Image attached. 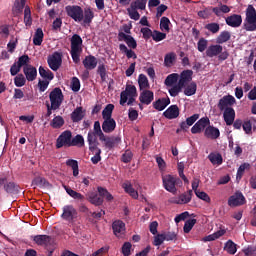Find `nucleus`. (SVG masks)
Instances as JSON below:
<instances>
[{"instance_id": "f257e3e1", "label": "nucleus", "mask_w": 256, "mask_h": 256, "mask_svg": "<svg viewBox=\"0 0 256 256\" xmlns=\"http://www.w3.org/2000/svg\"><path fill=\"white\" fill-rule=\"evenodd\" d=\"M92 133L98 135L99 141L104 143V147H106V149H113L121 143V137L119 136H106L103 133V130H101V123L99 121L94 122V130Z\"/></svg>"}, {"instance_id": "f03ea898", "label": "nucleus", "mask_w": 256, "mask_h": 256, "mask_svg": "<svg viewBox=\"0 0 256 256\" xmlns=\"http://www.w3.org/2000/svg\"><path fill=\"white\" fill-rule=\"evenodd\" d=\"M81 53H83V39L78 34H74L71 38V51L73 63L79 65L81 63Z\"/></svg>"}, {"instance_id": "7ed1b4c3", "label": "nucleus", "mask_w": 256, "mask_h": 256, "mask_svg": "<svg viewBox=\"0 0 256 256\" xmlns=\"http://www.w3.org/2000/svg\"><path fill=\"white\" fill-rule=\"evenodd\" d=\"M245 31H256V10L253 5H249L246 9V18L244 19Z\"/></svg>"}, {"instance_id": "20e7f679", "label": "nucleus", "mask_w": 256, "mask_h": 256, "mask_svg": "<svg viewBox=\"0 0 256 256\" xmlns=\"http://www.w3.org/2000/svg\"><path fill=\"white\" fill-rule=\"evenodd\" d=\"M162 183L166 191L175 195V193H177V185L181 183V179L171 174H167L162 177Z\"/></svg>"}, {"instance_id": "39448f33", "label": "nucleus", "mask_w": 256, "mask_h": 256, "mask_svg": "<svg viewBox=\"0 0 256 256\" xmlns=\"http://www.w3.org/2000/svg\"><path fill=\"white\" fill-rule=\"evenodd\" d=\"M65 146L66 147H85V138L78 134L73 138L70 130L65 131Z\"/></svg>"}, {"instance_id": "423d86ee", "label": "nucleus", "mask_w": 256, "mask_h": 256, "mask_svg": "<svg viewBox=\"0 0 256 256\" xmlns=\"http://www.w3.org/2000/svg\"><path fill=\"white\" fill-rule=\"evenodd\" d=\"M64 97L65 96L63 95V90H61V88H54L49 94L50 105L60 109L61 105H63Z\"/></svg>"}, {"instance_id": "0eeeda50", "label": "nucleus", "mask_w": 256, "mask_h": 256, "mask_svg": "<svg viewBox=\"0 0 256 256\" xmlns=\"http://www.w3.org/2000/svg\"><path fill=\"white\" fill-rule=\"evenodd\" d=\"M48 66L52 71H59L63 63V54L61 52H54L47 60Z\"/></svg>"}, {"instance_id": "6e6552de", "label": "nucleus", "mask_w": 256, "mask_h": 256, "mask_svg": "<svg viewBox=\"0 0 256 256\" xmlns=\"http://www.w3.org/2000/svg\"><path fill=\"white\" fill-rule=\"evenodd\" d=\"M247 203L245 195L241 191H236L232 196L228 198L229 207H241Z\"/></svg>"}, {"instance_id": "1a4fd4ad", "label": "nucleus", "mask_w": 256, "mask_h": 256, "mask_svg": "<svg viewBox=\"0 0 256 256\" xmlns=\"http://www.w3.org/2000/svg\"><path fill=\"white\" fill-rule=\"evenodd\" d=\"M129 97H137V87H135V85H126L125 90L120 94V105L124 106Z\"/></svg>"}, {"instance_id": "9d476101", "label": "nucleus", "mask_w": 256, "mask_h": 256, "mask_svg": "<svg viewBox=\"0 0 256 256\" xmlns=\"http://www.w3.org/2000/svg\"><path fill=\"white\" fill-rule=\"evenodd\" d=\"M237 103V100L232 95L223 96L218 102L219 111H225V109H233V105Z\"/></svg>"}, {"instance_id": "9b49d317", "label": "nucleus", "mask_w": 256, "mask_h": 256, "mask_svg": "<svg viewBox=\"0 0 256 256\" xmlns=\"http://www.w3.org/2000/svg\"><path fill=\"white\" fill-rule=\"evenodd\" d=\"M66 12L74 21L81 22L83 19V9L81 6H66Z\"/></svg>"}, {"instance_id": "f8f14e48", "label": "nucleus", "mask_w": 256, "mask_h": 256, "mask_svg": "<svg viewBox=\"0 0 256 256\" xmlns=\"http://www.w3.org/2000/svg\"><path fill=\"white\" fill-rule=\"evenodd\" d=\"M211 124V120L207 117L201 118L197 123L194 124V126L191 128V134L197 135V133H201L205 129H207V126Z\"/></svg>"}, {"instance_id": "ddd939ff", "label": "nucleus", "mask_w": 256, "mask_h": 256, "mask_svg": "<svg viewBox=\"0 0 256 256\" xmlns=\"http://www.w3.org/2000/svg\"><path fill=\"white\" fill-rule=\"evenodd\" d=\"M118 41H125L126 45L130 49H137V40L129 34H125L124 32L118 33Z\"/></svg>"}, {"instance_id": "4468645a", "label": "nucleus", "mask_w": 256, "mask_h": 256, "mask_svg": "<svg viewBox=\"0 0 256 256\" xmlns=\"http://www.w3.org/2000/svg\"><path fill=\"white\" fill-rule=\"evenodd\" d=\"M155 99V94L151 90H142L139 95V101L142 105H151Z\"/></svg>"}, {"instance_id": "2eb2a0df", "label": "nucleus", "mask_w": 256, "mask_h": 256, "mask_svg": "<svg viewBox=\"0 0 256 256\" xmlns=\"http://www.w3.org/2000/svg\"><path fill=\"white\" fill-rule=\"evenodd\" d=\"M97 137H99V135L93 133V131L88 132L87 141L89 145V151H91V153H95V150L99 149V140H97Z\"/></svg>"}, {"instance_id": "dca6fc26", "label": "nucleus", "mask_w": 256, "mask_h": 256, "mask_svg": "<svg viewBox=\"0 0 256 256\" xmlns=\"http://www.w3.org/2000/svg\"><path fill=\"white\" fill-rule=\"evenodd\" d=\"M191 199H193V190H188L178 196L177 199L174 200L176 205H187V203H191Z\"/></svg>"}, {"instance_id": "f3484780", "label": "nucleus", "mask_w": 256, "mask_h": 256, "mask_svg": "<svg viewBox=\"0 0 256 256\" xmlns=\"http://www.w3.org/2000/svg\"><path fill=\"white\" fill-rule=\"evenodd\" d=\"M23 73L25 75L26 81H35L37 79V68L33 65H26L23 67Z\"/></svg>"}, {"instance_id": "a211bd4d", "label": "nucleus", "mask_w": 256, "mask_h": 256, "mask_svg": "<svg viewBox=\"0 0 256 256\" xmlns=\"http://www.w3.org/2000/svg\"><path fill=\"white\" fill-rule=\"evenodd\" d=\"M97 63V57L93 55L85 56L82 61V65H84V68L87 69V71H93V69H96Z\"/></svg>"}, {"instance_id": "6ab92c4d", "label": "nucleus", "mask_w": 256, "mask_h": 256, "mask_svg": "<svg viewBox=\"0 0 256 256\" xmlns=\"http://www.w3.org/2000/svg\"><path fill=\"white\" fill-rule=\"evenodd\" d=\"M223 119L228 127H231L233 123H235V109L234 108H226L223 110Z\"/></svg>"}, {"instance_id": "aec40b11", "label": "nucleus", "mask_w": 256, "mask_h": 256, "mask_svg": "<svg viewBox=\"0 0 256 256\" xmlns=\"http://www.w3.org/2000/svg\"><path fill=\"white\" fill-rule=\"evenodd\" d=\"M226 25L229 27H241V23H243V18L239 14H233L231 16H228L226 19Z\"/></svg>"}, {"instance_id": "412c9836", "label": "nucleus", "mask_w": 256, "mask_h": 256, "mask_svg": "<svg viewBox=\"0 0 256 256\" xmlns=\"http://www.w3.org/2000/svg\"><path fill=\"white\" fill-rule=\"evenodd\" d=\"M117 127V122L113 118H104L102 130L104 133H113Z\"/></svg>"}, {"instance_id": "4be33fe9", "label": "nucleus", "mask_w": 256, "mask_h": 256, "mask_svg": "<svg viewBox=\"0 0 256 256\" xmlns=\"http://www.w3.org/2000/svg\"><path fill=\"white\" fill-rule=\"evenodd\" d=\"M193 81V70H184L180 74V79L178 81L181 87H185L187 83H191Z\"/></svg>"}, {"instance_id": "5701e85b", "label": "nucleus", "mask_w": 256, "mask_h": 256, "mask_svg": "<svg viewBox=\"0 0 256 256\" xmlns=\"http://www.w3.org/2000/svg\"><path fill=\"white\" fill-rule=\"evenodd\" d=\"M34 243H36V245H40V246H49L51 245V241H53V238H51V236L49 235H36L32 237Z\"/></svg>"}, {"instance_id": "b1692460", "label": "nucleus", "mask_w": 256, "mask_h": 256, "mask_svg": "<svg viewBox=\"0 0 256 256\" xmlns=\"http://www.w3.org/2000/svg\"><path fill=\"white\" fill-rule=\"evenodd\" d=\"M32 187H34V189L36 187H39L40 189H47L49 187H51V184L49 183V181H47V179L41 177V176H36L31 183Z\"/></svg>"}, {"instance_id": "393cba45", "label": "nucleus", "mask_w": 256, "mask_h": 256, "mask_svg": "<svg viewBox=\"0 0 256 256\" xmlns=\"http://www.w3.org/2000/svg\"><path fill=\"white\" fill-rule=\"evenodd\" d=\"M163 115L166 119H177L179 117V106L171 105L164 112Z\"/></svg>"}, {"instance_id": "a878e982", "label": "nucleus", "mask_w": 256, "mask_h": 256, "mask_svg": "<svg viewBox=\"0 0 256 256\" xmlns=\"http://www.w3.org/2000/svg\"><path fill=\"white\" fill-rule=\"evenodd\" d=\"M204 135L208 139H219L221 132L219 131V128L209 125L205 129Z\"/></svg>"}, {"instance_id": "bb28decb", "label": "nucleus", "mask_w": 256, "mask_h": 256, "mask_svg": "<svg viewBox=\"0 0 256 256\" xmlns=\"http://www.w3.org/2000/svg\"><path fill=\"white\" fill-rule=\"evenodd\" d=\"M223 53V46L219 44L210 45L206 50V55L210 58L217 57Z\"/></svg>"}, {"instance_id": "cd10ccee", "label": "nucleus", "mask_w": 256, "mask_h": 256, "mask_svg": "<svg viewBox=\"0 0 256 256\" xmlns=\"http://www.w3.org/2000/svg\"><path fill=\"white\" fill-rule=\"evenodd\" d=\"M171 99L167 98H160L153 102V107L156 111H164L168 105H170Z\"/></svg>"}, {"instance_id": "c85d7f7f", "label": "nucleus", "mask_w": 256, "mask_h": 256, "mask_svg": "<svg viewBox=\"0 0 256 256\" xmlns=\"http://www.w3.org/2000/svg\"><path fill=\"white\" fill-rule=\"evenodd\" d=\"M4 191L8 195H17L19 194V186L14 181H6L4 186Z\"/></svg>"}, {"instance_id": "c756f323", "label": "nucleus", "mask_w": 256, "mask_h": 256, "mask_svg": "<svg viewBox=\"0 0 256 256\" xmlns=\"http://www.w3.org/2000/svg\"><path fill=\"white\" fill-rule=\"evenodd\" d=\"M122 189H124L125 193H128L132 199H139V192L133 188V184H131L129 181L122 184Z\"/></svg>"}, {"instance_id": "7c9ffc66", "label": "nucleus", "mask_w": 256, "mask_h": 256, "mask_svg": "<svg viewBox=\"0 0 256 256\" xmlns=\"http://www.w3.org/2000/svg\"><path fill=\"white\" fill-rule=\"evenodd\" d=\"M199 119V114H194L186 119V121H183L180 123V129L182 131H187L189 127L195 124V122Z\"/></svg>"}, {"instance_id": "2f4dec72", "label": "nucleus", "mask_w": 256, "mask_h": 256, "mask_svg": "<svg viewBox=\"0 0 256 256\" xmlns=\"http://www.w3.org/2000/svg\"><path fill=\"white\" fill-rule=\"evenodd\" d=\"M26 1L27 0H15L12 7V15H14V17H17V15H21V13H23Z\"/></svg>"}, {"instance_id": "473e14b6", "label": "nucleus", "mask_w": 256, "mask_h": 256, "mask_svg": "<svg viewBox=\"0 0 256 256\" xmlns=\"http://www.w3.org/2000/svg\"><path fill=\"white\" fill-rule=\"evenodd\" d=\"M112 229L114 235L119 237L122 233H125V224L122 220H116L112 223Z\"/></svg>"}, {"instance_id": "72a5a7b5", "label": "nucleus", "mask_w": 256, "mask_h": 256, "mask_svg": "<svg viewBox=\"0 0 256 256\" xmlns=\"http://www.w3.org/2000/svg\"><path fill=\"white\" fill-rule=\"evenodd\" d=\"M38 71H39L40 77H42V79L46 81H53V79H55V74H53L52 71L49 70V68L40 66Z\"/></svg>"}, {"instance_id": "f704fd0d", "label": "nucleus", "mask_w": 256, "mask_h": 256, "mask_svg": "<svg viewBox=\"0 0 256 256\" xmlns=\"http://www.w3.org/2000/svg\"><path fill=\"white\" fill-rule=\"evenodd\" d=\"M65 219L69 221V223H73L74 219H77V210H75L73 206H66Z\"/></svg>"}, {"instance_id": "c9c22d12", "label": "nucleus", "mask_w": 256, "mask_h": 256, "mask_svg": "<svg viewBox=\"0 0 256 256\" xmlns=\"http://www.w3.org/2000/svg\"><path fill=\"white\" fill-rule=\"evenodd\" d=\"M213 13L216 17H223V13H231V8L225 4H219L213 8Z\"/></svg>"}, {"instance_id": "e433bc0d", "label": "nucleus", "mask_w": 256, "mask_h": 256, "mask_svg": "<svg viewBox=\"0 0 256 256\" xmlns=\"http://www.w3.org/2000/svg\"><path fill=\"white\" fill-rule=\"evenodd\" d=\"M83 117H85V114H83V107H77L71 114L73 123H79V121H83Z\"/></svg>"}, {"instance_id": "4c0bfd02", "label": "nucleus", "mask_w": 256, "mask_h": 256, "mask_svg": "<svg viewBox=\"0 0 256 256\" xmlns=\"http://www.w3.org/2000/svg\"><path fill=\"white\" fill-rule=\"evenodd\" d=\"M88 201L96 207L103 205V197L97 193H91L88 197Z\"/></svg>"}, {"instance_id": "58836bf2", "label": "nucleus", "mask_w": 256, "mask_h": 256, "mask_svg": "<svg viewBox=\"0 0 256 256\" xmlns=\"http://www.w3.org/2000/svg\"><path fill=\"white\" fill-rule=\"evenodd\" d=\"M43 37H45V34H43V29L37 28L33 37V44L40 47L43 43Z\"/></svg>"}, {"instance_id": "ea45409f", "label": "nucleus", "mask_w": 256, "mask_h": 256, "mask_svg": "<svg viewBox=\"0 0 256 256\" xmlns=\"http://www.w3.org/2000/svg\"><path fill=\"white\" fill-rule=\"evenodd\" d=\"M138 85L140 91H145L149 89V79H147V76L145 74H140L138 77Z\"/></svg>"}, {"instance_id": "a19ab883", "label": "nucleus", "mask_w": 256, "mask_h": 256, "mask_svg": "<svg viewBox=\"0 0 256 256\" xmlns=\"http://www.w3.org/2000/svg\"><path fill=\"white\" fill-rule=\"evenodd\" d=\"M52 233L56 237H61V235H65V222L56 223V225L52 229Z\"/></svg>"}, {"instance_id": "79ce46f5", "label": "nucleus", "mask_w": 256, "mask_h": 256, "mask_svg": "<svg viewBox=\"0 0 256 256\" xmlns=\"http://www.w3.org/2000/svg\"><path fill=\"white\" fill-rule=\"evenodd\" d=\"M231 39V32L229 31H222L219 36L216 38V43L218 45H223V43H227Z\"/></svg>"}, {"instance_id": "37998d69", "label": "nucleus", "mask_w": 256, "mask_h": 256, "mask_svg": "<svg viewBox=\"0 0 256 256\" xmlns=\"http://www.w3.org/2000/svg\"><path fill=\"white\" fill-rule=\"evenodd\" d=\"M177 81H179V74L172 73L166 77L164 84L166 85V87H173V85H175Z\"/></svg>"}, {"instance_id": "c03bdc74", "label": "nucleus", "mask_w": 256, "mask_h": 256, "mask_svg": "<svg viewBox=\"0 0 256 256\" xmlns=\"http://www.w3.org/2000/svg\"><path fill=\"white\" fill-rule=\"evenodd\" d=\"M119 49L122 53H125L127 59H137V54L135 51L127 48L125 44H120Z\"/></svg>"}, {"instance_id": "a18cd8bd", "label": "nucleus", "mask_w": 256, "mask_h": 256, "mask_svg": "<svg viewBox=\"0 0 256 256\" xmlns=\"http://www.w3.org/2000/svg\"><path fill=\"white\" fill-rule=\"evenodd\" d=\"M24 24L26 27L33 25V18L31 17V8L26 6L24 9Z\"/></svg>"}, {"instance_id": "49530a36", "label": "nucleus", "mask_w": 256, "mask_h": 256, "mask_svg": "<svg viewBox=\"0 0 256 256\" xmlns=\"http://www.w3.org/2000/svg\"><path fill=\"white\" fill-rule=\"evenodd\" d=\"M209 161L212 163V165H222L223 164V156L221 154H215V153H210L208 155Z\"/></svg>"}, {"instance_id": "de8ad7c7", "label": "nucleus", "mask_w": 256, "mask_h": 256, "mask_svg": "<svg viewBox=\"0 0 256 256\" xmlns=\"http://www.w3.org/2000/svg\"><path fill=\"white\" fill-rule=\"evenodd\" d=\"M197 93V83L191 82L186 88L184 89V95L186 97H191Z\"/></svg>"}, {"instance_id": "09e8293b", "label": "nucleus", "mask_w": 256, "mask_h": 256, "mask_svg": "<svg viewBox=\"0 0 256 256\" xmlns=\"http://www.w3.org/2000/svg\"><path fill=\"white\" fill-rule=\"evenodd\" d=\"M66 165L71 167L74 177L79 175V162L77 160L69 159L66 161Z\"/></svg>"}, {"instance_id": "8fccbe9b", "label": "nucleus", "mask_w": 256, "mask_h": 256, "mask_svg": "<svg viewBox=\"0 0 256 256\" xmlns=\"http://www.w3.org/2000/svg\"><path fill=\"white\" fill-rule=\"evenodd\" d=\"M65 191L70 197H72V199H76L77 201H85V196H83L81 193L71 188H65Z\"/></svg>"}, {"instance_id": "3c124183", "label": "nucleus", "mask_w": 256, "mask_h": 256, "mask_svg": "<svg viewBox=\"0 0 256 256\" xmlns=\"http://www.w3.org/2000/svg\"><path fill=\"white\" fill-rule=\"evenodd\" d=\"M113 109H115V105L113 104H108L102 111V117L103 119H113Z\"/></svg>"}, {"instance_id": "603ef678", "label": "nucleus", "mask_w": 256, "mask_h": 256, "mask_svg": "<svg viewBox=\"0 0 256 256\" xmlns=\"http://www.w3.org/2000/svg\"><path fill=\"white\" fill-rule=\"evenodd\" d=\"M94 17H95V14L93 13V10H91V8H85L84 9V19H83V21L86 25L91 24Z\"/></svg>"}, {"instance_id": "864d4df0", "label": "nucleus", "mask_w": 256, "mask_h": 256, "mask_svg": "<svg viewBox=\"0 0 256 256\" xmlns=\"http://www.w3.org/2000/svg\"><path fill=\"white\" fill-rule=\"evenodd\" d=\"M175 59H177V55L174 52H170L164 57V65L165 67H171L173 63H175Z\"/></svg>"}, {"instance_id": "5fc2aeb1", "label": "nucleus", "mask_w": 256, "mask_h": 256, "mask_svg": "<svg viewBox=\"0 0 256 256\" xmlns=\"http://www.w3.org/2000/svg\"><path fill=\"white\" fill-rule=\"evenodd\" d=\"M225 251H227L229 255H235L237 253V244L232 240H228L225 244Z\"/></svg>"}, {"instance_id": "6e6d98bb", "label": "nucleus", "mask_w": 256, "mask_h": 256, "mask_svg": "<svg viewBox=\"0 0 256 256\" xmlns=\"http://www.w3.org/2000/svg\"><path fill=\"white\" fill-rule=\"evenodd\" d=\"M213 9L214 7H207L204 10L198 11V17L200 19H209L213 15Z\"/></svg>"}, {"instance_id": "4d7b16f0", "label": "nucleus", "mask_w": 256, "mask_h": 256, "mask_svg": "<svg viewBox=\"0 0 256 256\" xmlns=\"http://www.w3.org/2000/svg\"><path fill=\"white\" fill-rule=\"evenodd\" d=\"M50 125L53 127V129H61V126L65 125V120L61 116H56L50 122Z\"/></svg>"}, {"instance_id": "13d9d810", "label": "nucleus", "mask_w": 256, "mask_h": 256, "mask_svg": "<svg viewBox=\"0 0 256 256\" xmlns=\"http://www.w3.org/2000/svg\"><path fill=\"white\" fill-rule=\"evenodd\" d=\"M169 25H171V20H169L167 17L163 16L160 19L161 31H166V33H169V31H170Z\"/></svg>"}, {"instance_id": "bf43d9fd", "label": "nucleus", "mask_w": 256, "mask_h": 256, "mask_svg": "<svg viewBox=\"0 0 256 256\" xmlns=\"http://www.w3.org/2000/svg\"><path fill=\"white\" fill-rule=\"evenodd\" d=\"M98 75H100V79L103 83L107 81V68L105 67V64H100L97 69Z\"/></svg>"}, {"instance_id": "052dcab7", "label": "nucleus", "mask_w": 256, "mask_h": 256, "mask_svg": "<svg viewBox=\"0 0 256 256\" xmlns=\"http://www.w3.org/2000/svg\"><path fill=\"white\" fill-rule=\"evenodd\" d=\"M197 223V219L193 218V219H188L183 227V231L184 233H191V229H193V227H195V224Z\"/></svg>"}, {"instance_id": "680f3d73", "label": "nucleus", "mask_w": 256, "mask_h": 256, "mask_svg": "<svg viewBox=\"0 0 256 256\" xmlns=\"http://www.w3.org/2000/svg\"><path fill=\"white\" fill-rule=\"evenodd\" d=\"M70 89H72V91L74 93H77L80 91L81 89V81H79V78L77 77H72L71 83H70Z\"/></svg>"}, {"instance_id": "e2e57ef3", "label": "nucleus", "mask_w": 256, "mask_h": 256, "mask_svg": "<svg viewBox=\"0 0 256 256\" xmlns=\"http://www.w3.org/2000/svg\"><path fill=\"white\" fill-rule=\"evenodd\" d=\"M153 41L156 43H159V41H163L164 39H167V34L160 32L159 30H154L152 35Z\"/></svg>"}, {"instance_id": "0e129e2a", "label": "nucleus", "mask_w": 256, "mask_h": 256, "mask_svg": "<svg viewBox=\"0 0 256 256\" xmlns=\"http://www.w3.org/2000/svg\"><path fill=\"white\" fill-rule=\"evenodd\" d=\"M30 61H31V58H29V55L24 54L18 58V61L16 62V64L19 65L20 68L27 67V65H31L29 64Z\"/></svg>"}, {"instance_id": "69168bd1", "label": "nucleus", "mask_w": 256, "mask_h": 256, "mask_svg": "<svg viewBox=\"0 0 256 256\" xmlns=\"http://www.w3.org/2000/svg\"><path fill=\"white\" fill-rule=\"evenodd\" d=\"M97 189L100 197H105L106 201H113V195L106 188L98 187Z\"/></svg>"}, {"instance_id": "338daca9", "label": "nucleus", "mask_w": 256, "mask_h": 256, "mask_svg": "<svg viewBox=\"0 0 256 256\" xmlns=\"http://www.w3.org/2000/svg\"><path fill=\"white\" fill-rule=\"evenodd\" d=\"M25 83H27V78L23 74H18L14 78V85L17 87H23L25 86Z\"/></svg>"}, {"instance_id": "774afa93", "label": "nucleus", "mask_w": 256, "mask_h": 256, "mask_svg": "<svg viewBox=\"0 0 256 256\" xmlns=\"http://www.w3.org/2000/svg\"><path fill=\"white\" fill-rule=\"evenodd\" d=\"M133 247V245L131 244V242H125L122 245V255L123 256H131V248Z\"/></svg>"}]
</instances>
